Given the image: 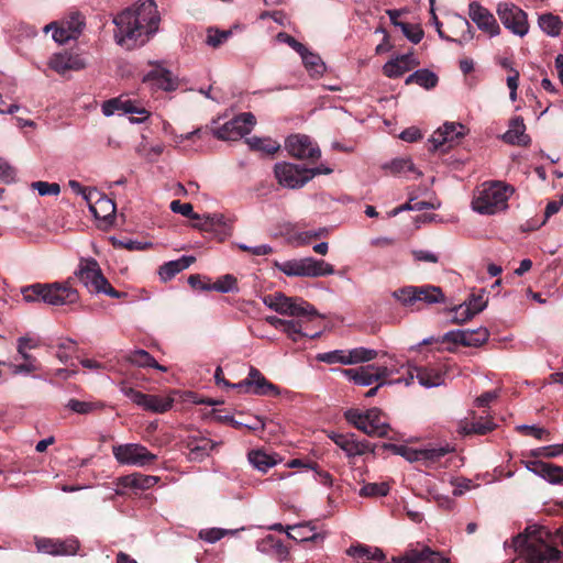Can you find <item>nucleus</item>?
Listing matches in <instances>:
<instances>
[{"label":"nucleus","mask_w":563,"mask_h":563,"mask_svg":"<svg viewBox=\"0 0 563 563\" xmlns=\"http://www.w3.org/2000/svg\"><path fill=\"white\" fill-rule=\"evenodd\" d=\"M115 42L126 49L145 44L156 33L159 15L154 0L136 2L113 19Z\"/></svg>","instance_id":"obj_1"},{"label":"nucleus","mask_w":563,"mask_h":563,"mask_svg":"<svg viewBox=\"0 0 563 563\" xmlns=\"http://www.w3.org/2000/svg\"><path fill=\"white\" fill-rule=\"evenodd\" d=\"M262 300L271 310H274L279 314L291 317V319L285 320L283 332L294 342H297L303 336H319V331L314 333H309L307 331L310 323L322 318L317 309L308 301L300 297H287L280 291L266 295Z\"/></svg>","instance_id":"obj_2"},{"label":"nucleus","mask_w":563,"mask_h":563,"mask_svg":"<svg viewBox=\"0 0 563 563\" xmlns=\"http://www.w3.org/2000/svg\"><path fill=\"white\" fill-rule=\"evenodd\" d=\"M511 547L525 555L527 563H558L562 556L552 544L550 532L537 525L527 527L515 537Z\"/></svg>","instance_id":"obj_3"},{"label":"nucleus","mask_w":563,"mask_h":563,"mask_svg":"<svg viewBox=\"0 0 563 563\" xmlns=\"http://www.w3.org/2000/svg\"><path fill=\"white\" fill-rule=\"evenodd\" d=\"M25 302H44L48 306H70L79 301V292L69 282L49 284L35 283L21 288Z\"/></svg>","instance_id":"obj_4"},{"label":"nucleus","mask_w":563,"mask_h":563,"mask_svg":"<svg viewBox=\"0 0 563 563\" xmlns=\"http://www.w3.org/2000/svg\"><path fill=\"white\" fill-rule=\"evenodd\" d=\"M512 192V188L501 181L483 183L474 192L472 209L479 214H496L507 209Z\"/></svg>","instance_id":"obj_5"},{"label":"nucleus","mask_w":563,"mask_h":563,"mask_svg":"<svg viewBox=\"0 0 563 563\" xmlns=\"http://www.w3.org/2000/svg\"><path fill=\"white\" fill-rule=\"evenodd\" d=\"M74 274L90 294H104L111 298H121L123 295L110 285L99 263L92 257H80Z\"/></svg>","instance_id":"obj_6"},{"label":"nucleus","mask_w":563,"mask_h":563,"mask_svg":"<svg viewBox=\"0 0 563 563\" xmlns=\"http://www.w3.org/2000/svg\"><path fill=\"white\" fill-rule=\"evenodd\" d=\"M344 418L351 426L369 437L384 438L390 430L385 413L376 407L365 411L349 409L344 412Z\"/></svg>","instance_id":"obj_7"},{"label":"nucleus","mask_w":563,"mask_h":563,"mask_svg":"<svg viewBox=\"0 0 563 563\" xmlns=\"http://www.w3.org/2000/svg\"><path fill=\"white\" fill-rule=\"evenodd\" d=\"M276 267L287 276L320 277L332 275L334 273L333 265L314 257H303L300 260L276 263Z\"/></svg>","instance_id":"obj_8"},{"label":"nucleus","mask_w":563,"mask_h":563,"mask_svg":"<svg viewBox=\"0 0 563 563\" xmlns=\"http://www.w3.org/2000/svg\"><path fill=\"white\" fill-rule=\"evenodd\" d=\"M119 390L128 397L134 405L144 410L154 413H164L168 411L174 405L172 395H150L143 394L130 386L125 382L118 384Z\"/></svg>","instance_id":"obj_9"},{"label":"nucleus","mask_w":563,"mask_h":563,"mask_svg":"<svg viewBox=\"0 0 563 563\" xmlns=\"http://www.w3.org/2000/svg\"><path fill=\"white\" fill-rule=\"evenodd\" d=\"M112 454L121 465L143 467L156 461V454L140 443H125L112 446Z\"/></svg>","instance_id":"obj_10"},{"label":"nucleus","mask_w":563,"mask_h":563,"mask_svg":"<svg viewBox=\"0 0 563 563\" xmlns=\"http://www.w3.org/2000/svg\"><path fill=\"white\" fill-rule=\"evenodd\" d=\"M85 26L84 16L80 13H73L59 22H52L44 26L45 33L53 31V40L58 44H65L77 38Z\"/></svg>","instance_id":"obj_11"},{"label":"nucleus","mask_w":563,"mask_h":563,"mask_svg":"<svg viewBox=\"0 0 563 563\" xmlns=\"http://www.w3.org/2000/svg\"><path fill=\"white\" fill-rule=\"evenodd\" d=\"M256 119L251 112H243L214 130L217 139L236 141L247 135L254 128Z\"/></svg>","instance_id":"obj_12"},{"label":"nucleus","mask_w":563,"mask_h":563,"mask_svg":"<svg viewBox=\"0 0 563 563\" xmlns=\"http://www.w3.org/2000/svg\"><path fill=\"white\" fill-rule=\"evenodd\" d=\"M497 14L506 29L520 37L529 32L527 13L519 7L509 2H501L497 7Z\"/></svg>","instance_id":"obj_13"},{"label":"nucleus","mask_w":563,"mask_h":563,"mask_svg":"<svg viewBox=\"0 0 563 563\" xmlns=\"http://www.w3.org/2000/svg\"><path fill=\"white\" fill-rule=\"evenodd\" d=\"M467 133L465 125L456 122H445L442 126L433 132L429 142L433 151L442 147L446 151L457 144Z\"/></svg>","instance_id":"obj_14"},{"label":"nucleus","mask_w":563,"mask_h":563,"mask_svg":"<svg viewBox=\"0 0 563 563\" xmlns=\"http://www.w3.org/2000/svg\"><path fill=\"white\" fill-rule=\"evenodd\" d=\"M275 177L278 184L285 188H302L308 181L309 176L306 168L291 163H277L274 167Z\"/></svg>","instance_id":"obj_15"},{"label":"nucleus","mask_w":563,"mask_h":563,"mask_svg":"<svg viewBox=\"0 0 563 563\" xmlns=\"http://www.w3.org/2000/svg\"><path fill=\"white\" fill-rule=\"evenodd\" d=\"M285 146L288 153L298 159L314 162L321 156L318 144L310 136L305 134L288 136Z\"/></svg>","instance_id":"obj_16"},{"label":"nucleus","mask_w":563,"mask_h":563,"mask_svg":"<svg viewBox=\"0 0 563 563\" xmlns=\"http://www.w3.org/2000/svg\"><path fill=\"white\" fill-rule=\"evenodd\" d=\"M342 373L356 385L369 386L382 379H387L394 374V371L386 366H376L372 364L356 368L343 369Z\"/></svg>","instance_id":"obj_17"},{"label":"nucleus","mask_w":563,"mask_h":563,"mask_svg":"<svg viewBox=\"0 0 563 563\" xmlns=\"http://www.w3.org/2000/svg\"><path fill=\"white\" fill-rule=\"evenodd\" d=\"M328 437L345 453L347 459H354L373 451L367 441L357 440L354 433L331 432Z\"/></svg>","instance_id":"obj_18"},{"label":"nucleus","mask_w":563,"mask_h":563,"mask_svg":"<svg viewBox=\"0 0 563 563\" xmlns=\"http://www.w3.org/2000/svg\"><path fill=\"white\" fill-rule=\"evenodd\" d=\"M489 332L486 328H477L474 330H452L446 332L442 341L461 344L464 346L478 347L487 342Z\"/></svg>","instance_id":"obj_19"},{"label":"nucleus","mask_w":563,"mask_h":563,"mask_svg":"<svg viewBox=\"0 0 563 563\" xmlns=\"http://www.w3.org/2000/svg\"><path fill=\"white\" fill-rule=\"evenodd\" d=\"M38 552L51 555H74L79 549V542L75 538L55 540L48 538H35Z\"/></svg>","instance_id":"obj_20"},{"label":"nucleus","mask_w":563,"mask_h":563,"mask_svg":"<svg viewBox=\"0 0 563 563\" xmlns=\"http://www.w3.org/2000/svg\"><path fill=\"white\" fill-rule=\"evenodd\" d=\"M468 15L477 27L489 36H497L500 33V27L495 16L479 3H470Z\"/></svg>","instance_id":"obj_21"},{"label":"nucleus","mask_w":563,"mask_h":563,"mask_svg":"<svg viewBox=\"0 0 563 563\" xmlns=\"http://www.w3.org/2000/svg\"><path fill=\"white\" fill-rule=\"evenodd\" d=\"M48 66L59 75H65L67 71H78L86 67L85 59L79 55L70 52H62L52 55L48 60Z\"/></svg>","instance_id":"obj_22"},{"label":"nucleus","mask_w":563,"mask_h":563,"mask_svg":"<svg viewBox=\"0 0 563 563\" xmlns=\"http://www.w3.org/2000/svg\"><path fill=\"white\" fill-rule=\"evenodd\" d=\"M143 81L154 89H161L164 91H173L178 87V81L173 74L159 66L154 67L144 75Z\"/></svg>","instance_id":"obj_23"},{"label":"nucleus","mask_w":563,"mask_h":563,"mask_svg":"<svg viewBox=\"0 0 563 563\" xmlns=\"http://www.w3.org/2000/svg\"><path fill=\"white\" fill-rule=\"evenodd\" d=\"M419 64L420 62L415 57L412 53L402 54L388 60L383 66V73L388 78H398Z\"/></svg>","instance_id":"obj_24"},{"label":"nucleus","mask_w":563,"mask_h":563,"mask_svg":"<svg viewBox=\"0 0 563 563\" xmlns=\"http://www.w3.org/2000/svg\"><path fill=\"white\" fill-rule=\"evenodd\" d=\"M90 212L96 219L111 222L115 214V205L108 197L98 191V197L87 201Z\"/></svg>","instance_id":"obj_25"},{"label":"nucleus","mask_w":563,"mask_h":563,"mask_svg":"<svg viewBox=\"0 0 563 563\" xmlns=\"http://www.w3.org/2000/svg\"><path fill=\"white\" fill-rule=\"evenodd\" d=\"M256 550L261 553L268 554L275 560L283 562L288 558L289 551L282 540L268 534L256 542Z\"/></svg>","instance_id":"obj_26"},{"label":"nucleus","mask_w":563,"mask_h":563,"mask_svg":"<svg viewBox=\"0 0 563 563\" xmlns=\"http://www.w3.org/2000/svg\"><path fill=\"white\" fill-rule=\"evenodd\" d=\"M503 140L511 145L527 146L531 140L526 134V125L521 117L510 120L508 130L503 134Z\"/></svg>","instance_id":"obj_27"},{"label":"nucleus","mask_w":563,"mask_h":563,"mask_svg":"<svg viewBox=\"0 0 563 563\" xmlns=\"http://www.w3.org/2000/svg\"><path fill=\"white\" fill-rule=\"evenodd\" d=\"M286 532L288 538L299 542H322L325 538V533L318 532L310 522L289 526Z\"/></svg>","instance_id":"obj_28"},{"label":"nucleus","mask_w":563,"mask_h":563,"mask_svg":"<svg viewBox=\"0 0 563 563\" xmlns=\"http://www.w3.org/2000/svg\"><path fill=\"white\" fill-rule=\"evenodd\" d=\"M249 378L251 384V394L260 396H276L279 394L278 387L268 382L265 376L253 366L249 371Z\"/></svg>","instance_id":"obj_29"},{"label":"nucleus","mask_w":563,"mask_h":563,"mask_svg":"<svg viewBox=\"0 0 563 563\" xmlns=\"http://www.w3.org/2000/svg\"><path fill=\"white\" fill-rule=\"evenodd\" d=\"M195 262L194 256L184 255L175 261H169L162 265L158 275L163 282L173 279L177 274L188 268Z\"/></svg>","instance_id":"obj_30"},{"label":"nucleus","mask_w":563,"mask_h":563,"mask_svg":"<svg viewBox=\"0 0 563 563\" xmlns=\"http://www.w3.org/2000/svg\"><path fill=\"white\" fill-rule=\"evenodd\" d=\"M186 445L189 450L188 459L190 461H202L213 449L212 441L207 438L190 437L187 439Z\"/></svg>","instance_id":"obj_31"},{"label":"nucleus","mask_w":563,"mask_h":563,"mask_svg":"<svg viewBox=\"0 0 563 563\" xmlns=\"http://www.w3.org/2000/svg\"><path fill=\"white\" fill-rule=\"evenodd\" d=\"M454 446L449 443L420 449V462L424 466L430 467L437 464L446 454L454 452Z\"/></svg>","instance_id":"obj_32"},{"label":"nucleus","mask_w":563,"mask_h":563,"mask_svg":"<svg viewBox=\"0 0 563 563\" xmlns=\"http://www.w3.org/2000/svg\"><path fill=\"white\" fill-rule=\"evenodd\" d=\"M419 384L427 388L438 387L444 383V374L434 367L415 368Z\"/></svg>","instance_id":"obj_33"},{"label":"nucleus","mask_w":563,"mask_h":563,"mask_svg":"<svg viewBox=\"0 0 563 563\" xmlns=\"http://www.w3.org/2000/svg\"><path fill=\"white\" fill-rule=\"evenodd\" d=\"M125 360L137 367H152L161 372H167V368L159 365L155 358L145 350H134L125 355Z\"/></svg>","instance_id":"obj_34"},{"label":"nucleus","mask_w":563,"mask_h":563,"mask_svg":"<svg viewBox=\"0 0 563 563\" xmlns=\"http://www.w3.org/2000/svg\"><path fill=\"white\" fill-rule=\"evenodd\" d=\"M347 555L354 558L356 561L360 560H373L383 561L385 554L379 548L368 547L363 544L352 545L346 551Z\"/></svg>","instance_id":"obj_35"},{"label":"nucleus","mask_w":563,"mask_h":563,"mask_svg":"<svg viewBox=\"0 0 563 563\" xmlns=\"http://www.w3.org/2000/svg\"><path fill=\"white\" fill-rule=\"evenodd\" d=\"M250 463L260 472H267L271 467L278 463L274 454H269L263 450H253L249 453Z\"/></svg>","instance_id":"obj_36"},{"label":"nucleus","mask_w":563,"mask_h":563,"mask_svg":"<svg viewBox=\"0 0 563 563\" xmlns=\"http://www.w3.org/2000/svg\"><path fill=\"white\" fill-rule=\"evenodd\" d=\"M159 478L153 475L132 474L120 478V484L124 487L139 489H148L157 484Z\"/></svg>","instance_id":"obj_37"},{"label":"nucleus","mask_w":563,"mask_h":563,"mask_svg":"<svg viewBox=\"0 0 563 563\" xmlns=\"http://www.w3.org/2000/svg\"><path fill=\"white\" fill-rule=\"evenodd\" d=\"M412 82L417 84L418 86L424 89H432L438 84V76L427 68L418 69L411 75H409L405 80L406 85Z\"/></svg>","instance_id":"obj_38"},{"label":"nucleus","mask_w":563,"mask_h":563,"mask_svg":"<svg viewBox=\"0 0 563 563\" xmlns=\"http://www.w3.org/2000/svg\"><path fill=\"white\" fill-rule=\"evenodd\" d=\"M540 29L549 36L556 37L563 29V21L552 13L541 14L538 19Z\"/></svg>","instance_id":"obj_39"},{"label":"nucleus","mask_w":563,"mask_h":563,"mask_svg":"<svg viewBox=\"0 0 563 563\" xmlns=\"http://www.w3.org/2000/svg\"><path fill=\"white\" fill-rule=\"evenodd\" d=\"M417 295L419 297L418 301H423L428 305L443 302L445 299L441 288L431 285L417 286Z\"/></svg>","instance_id":"obj_40"},{"label":"nucleus","mask_w":563,"mask_h":563,"mask_svg":"<svg viewBox=\"0 0 563 563\" xmlns=\"http://www.w3.org/2000/svg\"><path fill=\"white\" fill-rule=\"evenodd\" d=\"M496 428V423L490 420H481L476 422H463L460 426V433L467 434H486Z\"/></svg>","instance_id":"obj_41"},{"label":"nucleus","mask_w":563,"mask_h":563,"mask_svg":"<svg viewBox=\"0 0 563 563\" xmlns=\"http://www.w3.org/2000/svg\"><path fill=\"white\" fill-rule=\"evenodd\" d=\"M139 114L137 118H131L132 123H142L150 117V111L140 106L136 101L123 98L122 114Z\"/></svg>","instance_id":"obj_42"},{"label":"nucleus","mask_w":563,"mask_h":563,"mask_svg":"<svg viewBox=\"0 0 563 563\" xmlns=\"http://www.w3.org/2000/svg\"><path fill=\"white\" fill-rule=\"evenodd\" d=\"M139 114L137 118H131L132 123H142L150 117V111L140 106L136 101L123 98L122 114Z\"/></svg>","instance_id":"obj_43"},{"label":"nucleus","mask_w":563,"mask_h":563,"mask_svg":"<svg viewBox=\"0 0 563 563\" xmlns=\"http://www.w3.org/2000/svg\"><path fill=\"white\" fill-rule=\"evenodd\" d=\"M164 147L163 143L151 144L143 137L142 142L136 147V152L148 162H154L164 152Z\"/></svg>","instance_id":"obj_44"},{"label":"nucleus","mask_w":563,"mask_h":563,"mask_svg":"<svg viewBox=\"0 0 563 563\" xmlns=\"http://www.w3.org/2000/svg\"><path fill=\"white\" fill-rule=\"evenodd\" d=\"M330 233V230L328 228H319L317 230H307V231H299L294 233L291 236V240L297 245H307L311 243L312 240L319 239V238H325Z\"/></svg>","instance_id":"obj_45"},{"label":"nucleus","mask_w":563,"mask_h":563,"mask_svg":"<svg viewBox=\"0 0 563 563\" xmlns=\"http://www.w3.org/2000/svg\"><path fill=\"white\" fill-rule=\"evenodd\" d=\"M301 59H302V63L303 65L306 66V68L313 73V74H322L323 70H324V64L322 63V60L320 59V57L308 51L307 47L303 48V51H301L299 53Z\"/></svg>","instance_id":"obj_46"},{"label":"nucleus","mask_w":563,"mask_h":563,"mask_svg":"<svg viewBox=\"0 0 563 563\" xmlns=\"http://www.w3.org/2000/svg\"><path fill=\"white\" fill-rule=\"evenodd\" d=\"M251 150L260 151L265 154H274L279 150V144L271 139L250 137L246 140Z\"/></svg>","instance_id":"obj_47"},{"label":"nucleus","mask_w":563,"mask_h":563,"mask_svg":"<svg viewBox=\"0 0 563 563\" xmlns=\"http://www.w3.org/2000/svg\"><path fill=\"white\" fill-rule=\"evenodd\" d=\"M377 352L375 350L365 349V347H356L346 351V358L350 361V364H356L362 362H368L376 357Z\"/></svg>","instance_id":"obj_48"},{"label":"nucleus","mask_w":563,"mask_h":563,"mask_svg":"<svg viewBox=\"0 0 563 563\" xmlns=\"http://www.w3.org/2000/svg\"><path fill=\"white\" fill-rule=\"evenodd\" d=\"M393 297L402 306H411L418 301L417 286H406L393 292Z\"/></svg>","instance_id":"obj_49"},{"label":"nucleus","mask_w":563,"mask_h":563,"mask_svg":"<svg viewBox=\"0 0 563 563\" xmlns=\"http://www.w3.org/2000/svg\"><path fill=\"white\" fill-rule=\"evenodd\" d=\"M208 288H211V290H216L222 294L231 292V291H238V280L236 278L231 275L227 274L221 276L217 282L211 284Z\"/></svg>","instance_id":"obj_50"},{"label":"nucleus","mask_w":563,"mask_h":563,"mask_svg":"<svg viewBox=\"0 0 563 563\" xmlns=\"http://www.w3.org/2000/svg\"><path fill=\"white\" fill-rule=\"evenodd\" d=\"M104 406L102 402H89V401H81L78 399H70L67 402V408L76 413L80 415H87L92 411L102 409Z\"/></svg>","instance_id":"obj_51"},{"label":"nucleus","mask_w":563,"mask_h":563,"mask_svg":"<svg viewBox=\"0 0 563 563\" xmlns=\"http://www.w3.org/2000/svg\"><path fill=\"white\" fill-rule=\"evenodd\" d=\"M317 360L319 362H323L327 364H344L347 365V362H350L346 358V351L345 350H334L330 352L319 353L317 355Z\"/></svg>","instance_id":"obj_52"},{"label":"nucleus","mask_w":563,"mask_h":563,"mask_svg":"<svg viewBox=\"0 0 563 563\" xmlns=\"http://www.w3.org/2000/svg\"><path fill=\"white\" fill-rule=\"evenodd\" d=\"M388 493L389 485L387 483H368L360 490V495L363 497L386 496Z\"/></svg>","instance_id":"obj_53"},{"label":"nucleus","mask_w":563,"mask_h":563,"mask_svg":"<svg viewBox=\"0 0 563 563\" xmlns=\"http://www.w3.org/2000/svg\"><path fill=\"white\" fill-rule=\"evenodd\" d=\"M390 449L396 455L404 457L410 463L420 462V449H413L404 444H393Z\"/></svg>","instance_id":"obj_54"},{"label":"nucleus","mask_w":563,"mask_h":563,"mask_svg":"<svg viewBox=\"0 0 563 563\" xmlns=\"http://www.w3.org/2000/svg\"><path fill=\"white\" fill-rule=\"evenodd\" d=\"M516 430L525 435H530L538 440H549L550 438V431L548 429L536 424H520L516 427Z\"/></svg>","instance_id":"obj_55"},{"label":"nucleus","mask_w":563,"mask_h":563,"mask_svg":"<svg viewBox=\"0 0 563 563\" xmlns=\"http://www.w3.org/2000/svg\"><path fill=\"white\" fill-rule=\"evenodd\" d=\"M451 312V321L457 324L464 323L475 316V313L472 312L470 305H465L464 302L454 307Z\"/></svg>","instance_id":"obj_56"},{"label":"nucleus","mask_w":563,"mask_h":563,"mask_svg":"<svg viewBox=\"0 0 563 563\" xmlns=\"http://www.w3.org/2000/svg\"><path fill=\"white\" fill-rule=\"evenodd\" d=\"M31 187L35 189L40 196H57L60 187L56 183L34 181Z\"/></svg>","instance_id":"obj_57"},{"label":"nucleus","mask_w":563,"mask_h":563,"mask_svg":"<svg viewBox=\"0 0 563 563\" xmlns=\"http://www.w3.org/2000/svg\"><path fill=\"white\" fill-rule=\"evenodd\" d=\"M393 172L398 174L408 175L410 173L417 174V176H420V173L416 172L415 165L409 158H398L391 162L390 165Z\"/></svg>","instance_id":"obj_58"},{"label":"nucleus","mask_w":563,"mask_h":563,"mask_svg":"<svg viewBox=\"0 0 563 563\" xmlns=\"http://www.w3.org/2000/svg\"><path fill=\"white\" fill-rule=\"evenodd\" d=\"M235 532H236V530H223L220 528H211V529L201 530L199 536L202 540H205L209 543H214V542L221 540L225 534L235 533Z\"/></svg>","instance_id":"obj_59"},{"label":"nucleus","mask_w":563,"mask_h":563,"mask_svg":"<svg viewBox=\"0 0 563 563\" xmlns=\"http://www.w3.org/2000/svg\"><path fill=\"white\" fill-rule=\"evenodd\" d=\"M399 27L405 36L412 43L418 44L423 37V31L418 25H411L408 23H399Z\"/></svg>","instance_id":"obj_60"},{"label":"nucleus","mask_w":563,"mask_h":563,"mask_svg":"<svg viewBox=\"0 0 563 563\" xmlns=\"http://www.w3.org/2000/svg\"><path fill=\"white\" fill-rule=\"evenodd\" d=\"M68 186L69 188L77 195H80L85 201L87 202L88 200H91V198L95 197H98V190L97 189H93V188H87V187H84L79 181L77 180H69L68 181Z\"/></svg>","instance_id":"obj_61"},{"label":"nucleus","mask_w":563,"mask_h":563,"mask_svg":"<svg viewBox=\"0 0 563 563\" xmlns=\"http://www.w3.org/2000/svg\"><path fill=\"white\" fill-rule=\"evenodd\" d=\"M170 210L190 219H199V216L194 212L191 203H183L179 200H173L169 206Z\"/></svg>","instance_id":"obj_62"},{"label":"nucleus","mask_w":563,"mask_h":563,"mask_svg":"<svg viewBox=\"0 0 563 563\" xmlns=\"http://www.w3.org/2000/svg\"><path fill=\"white\" fill-rule=\"evenodd\" d=\"M465 305H470L472 312L475 314L482 312L487 306V299L485 298V291L481 290L479 294H473L470 297L468 301L464 302Z\"/></svg>","instance_id":"obj_63"},{"label":"nucleus","mask_w":563,"mask_h":563,"mask_svg":"<svg viewBox=\"0 0 563 563\" xmlns=\"http://www.w3.org/2000/svg\"><path fill=\"white\" fill-rule=\"evenodd\" d=\"M230 35V31H213L210 29L207 35V44L212 47H218L221 44H223L229 38Z\"/></svg>","instance_id":"obj_64"}]
</instances>
